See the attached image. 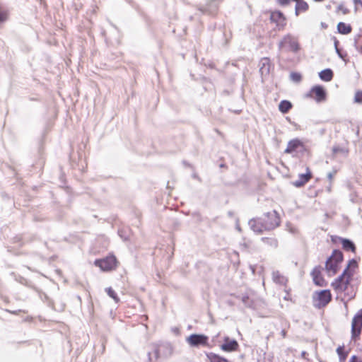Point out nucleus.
<instances>
[{"label": "nucleus", "mask_w": 362, "mask_h": 362, "mask_svg": "<svg viewBox=\"0 0 362 362\" xmlns=\"http://www.w3.org/2000/svg\"><path fill=\"white\" fill-rule=\"evenodd\" d=\"M356 267V262L354 260L350 261L341 275L332 283V286L337 293H342L347 289L353 275V273L349 271V267Z\"/></svg>", "instance_id": "1"}, {"label": "nucleus", "mask_w": 362, "mask_h": 362, "mask_svg": "<svg viewBox=\"0 0 362 362\" xmlns=\"http://www.w3.org/2000/svg\"><path fill=\"white\" fill-rule=\"evenodd\" d=\"M211 362H228V361L223 358L216 356L214 358H212Z\"/></svg>", "instance_id": "28"}, {"label": "nucleus", "mask_w": 362, "mask_h": 362, "mask_svg": "<svg viewBox=\"0 0 362 362\" xmlns=\"http://www.w3.org/2000/svg\"><path fill=\"white\" fill-rule=\"evenodd\" d=\"M336 173H337L336 170H334V171L330 172V173H329L327 174V177H328V179H329V180L330 182L332 181V180H333L334 177L335 176Z\"/></svg>", "instance_id": "30"}, {"label": "nucleus", "mask_w": 362, "mask_h": 362, "mask_svg": "<svg viewBox=\"0 0 362 362\" xmlns=\"http://www.w3.org/2000/svg\"><path fill=\"white\" fill-rule=\"evenodd\" d=\"M355 101L362 103V92H357L355 95Z\"/></svg>", "instance_id": "29"}, {"label": "nucleus", "mask_w": 362, "mask_h": 362, "mask_svg": "<svg viewBox=\"0 0 362 362\" xmlns=\"http://www.w3.org/2000/svg\"><path fill=\"white\" fill-rule=\"evenodd\" d=\"M281 334L283 338H285L286 337V332L284 329H283L281 332Z\"/></svg>", "instance_id": "35"}, {"label": "nucleus", "mask_w": 362, "mask_h": 362, "mask_svg": "<svg viewBox=\"0 0 362 362\" xmlns=\"http://www.w3.org/2000/svg\"><path fill=\"white\" fill-rule=\"evenodd\" d=\"M311 173L309 168H307V173L305 174H300L299 175V180L293 182V185L298 187L303 186L304 184L308 182L311 178Z\"/></svg>", "instance_id": "12"}, {"label": "nucleus", "mask_w": 362, "mask_h": 362, "mask_svg": "<svg viewBox=\"0 0 362 362\" xmlns=\"http://www.w3.org/2000/svg\"><path fill=\"white\" fill-rule=\"evenodd\" d=\"M311 275L315 285L319 286H325L327 285L326 281L322 276L321 268L320 267L314 268Z\"/></svg>", "instance_id": "10"}, {"label": "nucleus", "mask_w": 362, "mask_h": 362, "mask_svg": "<svg viewBox=\"0 0 362 362\" xmlns=\"http://www.w3.org/2000/svg\"><path fill=\"white\" fill-rule=\"evenodd\" d=\"M117 259L113 255L108 256L102 259L95 261V264L99 267L103 271H110L117 267Z\"/></svg>", "instance_id": "5"}, {"label": "nucleus", "mask_w": 362, "mask_h": 362, "mask_svg": "<svg viewBox=\"0 0 362 362\" xmlns=\"http://www.w3.org/2000/svg\"><path fill=\"white\" fill-rule=\"evenodd\" d=\"M341 243H342L343 248L344 250H351L352 252L355 251L354 244L351 241H350L347 239H342Z\"/></svg>", "instance_id": "22"}, {"label": "nucleus", "mask_w": 362, "mask_h": 362, "mask_svg": "<svg viewBox=\"0 0 362 362\" xmlns=\"http://www.w3.org/2000/svg\"><path fill=\"white\" fill-rule=\"evenodd\" d=\"M250 224L252 230L256 233H261L263 230H266L263 227L264 221L262 219L251 221Z\"/></svg>", "instance_id": "13"}, {"label": "nucleus", "mask_w": 362, "mask_h": 362, "mask_svg": "<svg viewBox=\"0 0 362 362\" xmlns=\"http://www.w3.org/2000/svg\"><path fill=\"white\" fill-rule=\"evenodd\" d=\"M315 305L318 308L325 306L332 299V295L329 290H323L316 292L313 297Z\"/></svg>", "instance_id": "7"}, {"label": "nucleus", "mask_w": 362, "mask_h": 362, "mask_svg": "<svg viewBox=\"0 0 362 362\" xmlns=\"http://www.w3.org/2000/svg\"><path fill=\"white\" fill-rule=\"evenodd\" d=\"M362 329V310L358 311L351 322V339L356 340Z\"/></svg>", "instance_id": "4"}, {"label": "nucleus", "mask_w": 362, "mask_h": 362, "mask_svg": "<svg viewBox=\"0 0 362 362\" xmlns=\"http://www.w3.org/2000/svg\"><path fill=\"white\" fill-rule=\"evenodd\" d=\"M207 339V337L202 334H192L187 339V341L191 346H197L199 345H206Z\"/></svg>", "instance_id": "9"}, {"label": "nucleus", "mask_w": 362, "mask_h": 362, "mask_svg": "<svg viewBox=\"0 0 362 362\" xmlns=\"http://www.w3.org/2000/svg\"><path fill=\"white\" fill-rule=\"evenodd\" d=\"M337 12L341 13L345 15L349 13V9L346 8L343 4H339L337 8Z\"/></svg>", "instance_id": "27"}, {"label": "nucleus", "mask_w": 362, "mask_h": 362, "mask_svg": "<svg viewBox=\"0 0 362 362\" xmlns=\"http://www.w3.org/2000/svg\"><path fill=\"white\" fill-rule=\"evenodd\" d=\"M320 78L325 81H330L333 77L332 71L329 69H325L320 72Z\"/></svg>", "instance_id": "17"}, {"label": "nucleus", "mask_w": 362, "mask_h": 362, "mask_svg": "<svg viewBox=\"0 0 362 362\" xmlns=\"http://www.w3.org/2000/svg\"><path fill=\"white\" fill-rule=\"evenodd\" d=\"M342 261V252L339 250H334L325 264V269L329 276H334L337 273Z\"/></svg>", "instance_id": "2"}, {"label": "nucleus", "mask_w": 362, "mask_h": 362, "mask_svg": "<svg viewBox=\"0 0 362 362\" xmlns=\"http://www.w3.org/2000/svg\"><path fill=\"white\" fill-rule=\"evenodd\" d=\"M279 48H287L288 51L297 52L300 49L298 41L291 35H287L279 42Z\"/></svg>", "instance_id": "6"}, {"label": "nucleus", "mask_w": 362, "mask_h": 362, "mask_svg": "<svg viewBox=\"0 0 362 362\" xmlns=\"http://www.w3.org/2000/svg\"><path fill=\"white\" fill-rule=\"evenodd\" d=\"M308 8V5L306 2L303 1H300L297 2L296 6V16L298 15V13L300 11H305Z\"/></svg>", "instance_id": "21"}, {"label": "nucleus", "mask_w": 362, "mask_h": 362, "mask_svg": "<svg viewBox=\"0 0 362 362\" xmlns=\"http://www.w3.org/2000/svg\"><path fill=\"white\" fill-rule=\"evenodd\" d=\"M337 353L338 354L339 358L341 361H343L346 357V354L344 352V346H339L337 349Z\"/></svg>", "instance_id": "25"}, {"label": "nucleus", "mask_w": 362, "mask_h": 362, "mask_svg": "<svg viewBox=\"0 0 362 362\" xmlns=\"http://www.w3.org/2000/svg\"><path fill=\"white\" fill-rule=\"evenodd\" d=\"M291 79L294 82H300L301 80V75L299 73H291L290 75Z\"/></svg>", "instance_id": "26"}, {"label": "nucleus", "mask_w": 362, "mask_h": 362, "mask_svg": "<svg viewBox=\"0 0 362 362\" xmlns=\"http://www.w3.org/2000/svg\"><path fill=\"white\" fill-rule=\"evenodd\" d=\"M270 18L272 21L276 22L279 24H281L282 26H284L285 24V18L282 13L280 11L272 12Z\"/></svg>", "instance_id": "14"}, {"label": "nucleus", "mask_w": 362, "mask_h": 362, "mask_svg": "<svg viewBox=\"0 0 362 362\" xmlns=\"http://www.w3.org/2000/svg\"><path fill=\"white\" fill-rule=\"evenodd\" d=\"M272 278L274 282L282 285L285 284L287 281L286 278L279 272H274L272 273Z\"/></svg>", "instance_id": "18"}, {"label": "nucleus", "mask_w": 362, "mask_h": 362, "mask_svg": "<svg viewBox=\"0 0 362 362\" xmlns=\"http://www.w3.org/2000/svg\"><path fill=\"white\" fill-rule=\"evenodd\" d=\"M332 153L334 155L341 153L344 154V156H346L348 154V150L344 148H341L340 146H337L332 148Z\"/></svg>", "instance_id": "24"}, {"label": "nucleus", "mask_w": 362, "mask_h": 362, "mask_svg": "<svg viewBox=\"0 0 362 362\" xmlns=\"http://www.w3.org/2000/svg\"><path fill=\"white\" fill-rule=\"evenodd\" d=\"M6 18V14L4 12L0 11V21H4Z\"/></svg>", "instance_id": "31"}, {"label": "nucleus", "mask_w": 362, "mask_h": 362, "mask_svg": "<svg viewBox=\"0 0 362 362\" xmlns=\"http://www.w3.org/2000/svg\"><path fill=\"white\" fill-rule=\"evenodd\" d=\"M359 51L361 53H362V45L361 46L360 49H359Z\"/></svg>", "instance_id": "36"}, {"label": "nucleus", "mask_w": 362, "mask_h": 362, "mask_svg": "<svg viewBox=\"0 0 362 362\" xmlns=\"http://www.w3.org/2000/svg\"><path fill=\"white\" fill-rule=\"evenodd\" d=\"M300 145V141L298 139H293L288 142L286 148L285 149L286 153H291L294 151Z\"/></svg>", "instance_id": "16"}, {"label": "nucleus", "mask_w": 362, "mask_h": 362, "mask_svg": "<svg viewBox=\"0 0 362 362\" xmlns=\"http://www.w3.org/2000/svg\"><path fill=\"white\" fill-rule=\"evenodd\" d=\"M107 295L112 298L115 303H118L119 301V298H118L117 293H115V291L110 287L109 288H107L105 289Z\"/></svg>", "instance_id": "23"}, {"label": "nucleus", "mask_w": 362, "mask_h": 362, "mask_svg": "<svg viewBox=\"0 0 362 362\" xmlns=\"http://www.w3.org/2000/svg\"><path fill=\"white\" fill-rule=\"evenodd\" d=\"M349 362H362V361L358 359L356 356H353Z\"/></svg>", "instance_id": "32"}, {"label": "nucleus", "mask_w": 362, "mask_h": 362, "mask_svg": "<svg viewBox=\"0 0 362 362\" xmlns=\"http://www.w3.org/2000/svg\"><path fill=\"white\" fill-rule=\"evenodd\" d=\"M292 107L291 103L288 100H282L279 105V110L282 113H286Z\"/></svg>", "instance_id": "20"}, {"label": "nucleus", "mask_w": 362, "mask_h": 362, "mask_svg": "<svg viewBox=\"0 0 362 362\" xmlns=\"http://www.w3.org/2000/svg\"><path fill=\"white\" fill-rule=\"evenodd\" d=\"M259 71L262 76H267L270 72V60L268 58H263L259 63Z\"/></svg>", "instance_id": "11"}, {"label": "nucleus", "mask_w": 362, "mask_h": 362, "mask_svg": "<svg viewBox=\"0 0 362 362\" xmlns=\"http://www.w3.org/2000/svg\"><path fill=\"white\" fill-rule=\"evenodd\" d=\"M238 346V344L235 340H226V342L221 345V349L226 351H231L235 350Z\"/></svg>", "instance_id": "15"}, {"label": "nucleus", "mask_w": 362, "mask_h": 362, "mask_svg": "<svg viewBox=\"0 0 362 362\" xmlns=\"http://www.w3.org/2000/svg\"><path fill=\"white\" fill-rule=\"evenodd\" d=\"M337 30L339 33L346 35L351 32V27L349 25H346L344 23L340 22L337 25Z\"/></svg>", "instance_id": "19"}, {"label": "nucleus", "mask_w": 362, "mask_h": 362, "mask_svg": "<svg viewBox=\"0 0 362 362\" xmlns=\"http://www.w3.org/2000/svg\"><path fill=\"white\" fill-rule=\"evenodd\" d=\"M278 1H279V3L282 5L287 4L289 2V0H278Z\"/></svg>", "instance_id": "33"}, {"label": "nucleus", "mask_w": 362, "mask_h": 362, "mask_svg": "<svg viewBox=\"0 0 362 362\" xmlns=\"http://www.w3.org/2000/svg\"><path fill=\"white\" fill-rule=\"evenodd\" d=\"M313 98L317 103L325 100L326 93L324 88L320 86H315L312 88L310 93L307 95Z\"/></svg>", "instance_id": "8"}, {"label": "nucleus", "mask_w": 362, "mask_h": 362, "mask_svg": "<svg viewBox=\"0 0 362 362\" xmlns=\"http://www.w3.org/2000/svg\"><path fill=\"white\" fill-rule=\"evenodd\" d=\"M262 220L264 221V228L268 230L275 228L280 223L279 216L275 211L265 214Z\"/></svg>", "instance_id": "3"}, {"label": "nucleus", "mask_w": 362, "mask_h": 362, "mask_svg": "<svg viewBox=\"0 0 362 362\" xmlns=\"http://www.w3.org/2000/svg\"><path fill=\"white\" fill-rule=\"evenodd\" d=\"M322 26L324 27V28L327 27L325 25H324V23H322Z\"/></svg>", "instance_id": "37"}, {"label": "nucleus", "mask_w": 362, "mask_h": 362, "mask_svg": "<svg viewBox=\"0 0 362 362\" xmlns=\"http://www.w3.org/2000/svg\"><path fill=\"white\" fill-rule=\"evenodd\" d=\"M354 3L355 4V5H357V4H361L362 5V1L361 0H354Z\"/></svg>", "instance_id": "34"}]
</instances>
